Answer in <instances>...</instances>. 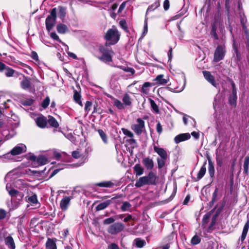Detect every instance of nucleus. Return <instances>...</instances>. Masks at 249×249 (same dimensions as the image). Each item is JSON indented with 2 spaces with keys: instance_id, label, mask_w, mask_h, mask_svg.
Returning a JSON list of instances; mask_svg holds the SVG:
<instances>
[{
  "instance_id": "1",
  "label": "nucleus",
  "mask_w": 249,
  "mask_h": 249,
  "mask_svg": "<svg viewBox=\"0 0 249 249\" xmlns=\"http://www.w3.org/2000/svg\"><path fill=\"white\" fill-rule=\"evenodd\" d=\"M120 37V35L116 28L109 29L104 36V39L106 40L105 45L99 47V51L102 55L97 58L106 64L112 62L114 52L111 48L107 47L116 44L119 41Z\"/></svg>"
},
{
  "instance_id": "2",
  "label": "nucleus",
  "mask_w": 249,
  "mask_h": 249,
  "mask_svg": "<svg viewBox=\"0 0 249 249\" xmlns=\"http://www.w3.org/2000/svg\"><path fill=\"white\" fill-rule=\"evenodd\" d=\"M157 178L156 174L150 171L147 176L140 177L136 181L135 186L139 188L144 185H155L157 184Z\"/></svg>"
},
{
  "instance_id": "3",
  "label": "nucleus",
  "mask_w": 249,
  "mask_h": 249,
  "mask_svg": "<svg viewBox=\"0 0 249 249\" xmlns=\"http://www.w3.org/2000/svg\"><path fill=\"white\" fill-rule=\"evenodd\" d=\"M153 148L154 151L160 157V158H157V161L158 168L159 169H160L162 168L165 164L166 161L168 158V154L166 151L163 148H160L154 145Z\"/></svg>"
},
{
  "instance_id": "4",
  "label": "nucleus",
  "mask_w": 249,
  "mask_h": 249,
  "mask_svg": "<svg viewBox=\"0 0 249 249\" xmlns=\"http://www.w3.org/2000/svg\"><path fill=\"white\" fill-rule=\"evenodd\" d=\"M57 18L56 8H53L50 14L47 16L45 20V25L46 30L50 32L55 26Z\"/></svg>"
},
{
  "instance_id": "5",
  "label": "nucleus",
  "mask_w": 249,
  "mask_h": 249,
  "mask_svg": "<svg viewBox=\"0 0 249 249\" xmlns=\"http://www.w3.org/2000/svg\"><path fill=\"white\" fill-rule=\"evenodd\" d=\"M226 49L225 45H217L214 53L213 61L215 62H218L223 60L226 55Z\"/></svg>"
},
{
  "instance_id": "6",
  "label": "nucleus",
  "mask_w": 249,
  "mask_h": 249,
  "mask_svg": "<svg viewBox=\"0 0 249 249\" xmlns=\"http://www.w3.org/2000/svg\"><path fill=\"white\" fill-rule=\"evenodd\" d=\"M124 228V225L123 223L116 222L110 225L107 231L109 233L112 235H115L123 231Z\"/></svg>"
},
{
  "instance_id": "7",
  "label": "nucleus",
  "mask_w": 249,
  "mask_h": 249,
  "mask_svg": "<svg viewBox=\"0 0 249 249\" xmlns=\"http://www.w3.org/2000/svg\"><path fill=\"white\" fill-rule=\"evenodd\" d=\"M136 122L138 124L132 125L131 128L137 135H140L145 129V123L142 119L140 118L137 119Z\"/></svg>"
},
{
  "instance_id": "8",
  "label": "nucleus",
  "mask_w": 249,
  "mask_h": 249,
  "mask_svg": "<svg viewBox=\"0 0 249 249\" xmlns=\"http://www.w3.org/2000/svg\"><path fill=\"white\" fill-rule=\"evenodd\" d=\"M29 160L34 162V164H37V166L45 165L48 162L47 158L43 155L36 157L35 155H32L29 157Z\"/></svg>"
},
{
  "instance_id": "9",
  "label": "nucleus",
  "mask_w": 249,
  "mask_h": 249,
  "mask_svg": "<svg viewBox=\"0 0 249 249\" xmlns=\"http://www.w3.org/2000/svg\"><path fill=\"white\" fill-rule=\"evenodd\" d=\"M202 72L205 79L210 83L213 87L216 88L218 84L215 81L214 77L211 74V73L207 71H204Z\"/></svg>"
},
{
  "instance_id": "10",
  "label": "nucleus",
  "mask_w": 249,
  "mask_h": 249,
  "mask_svg": "<svg viewBox=\"0 0 249 249\" xmlns=\"http://www.w3.org/2000/svg\"><path fill=\"white\" fill-rule=\"evenodd\" d=\"M20 86L23 89H30L32 88L31 78L24 76L23 79L20 82Z\"/></svg>"
},
{
  "instance_id": "11",
  "label": "nucleus",
  "mask_w": 249,
  "mask_h": 249,
  "mask_svg": "<svg viewBox=\"0 0 249 249\" xmlns=\"http://www.w3.org/2000/svg\"><path fill=\"white\" fill-rule=\"evenodd\" d=\"M117 197H113L111 199L107 200L102 203L99 204L96 207L95 210L96 211H99L105 210L112 203V200L116 199Z\"/></svg>"
},
{
  "instance_id": "12",
  "label": "nucleus",
  "mask_w": 249,
  "mask_h": 249,
  "mask_svg": "<svg viewBox=\"0 0 249 249\" xmlns=\"http://www.w3.org/2000/svg\"><path fill=\"white\" fill-rule=\"evenodd\" d=\"M190 138L191 136L189 133H182L176 136L174 138V141L176 143H178L181 142L188 140Z\"/></svg>"
},
{
  "instance_id": "13",
  "label": "nucleus",
  "mask_w": 249,
  "mask_h": 249,
  "mask_svg": "<svg viewBox=\"0 0 249 249\" xmlns=\"http://www.w3.org/2000/svg\"><path fill=\"white\" fill-rule=\"evenodd\" d=\"M142 163L147 170H151L153 169L154 163L153 160L148 157L143 158Z\"/></svg>"
},
{
  "instance_id": "14",
  "label": "nucleus",
  "mask_w": 249,
  "mask_h": 249,
  "mask_svg": "<svg viewBox=\"0 0 249 249\" xmlns=\"http://www.w3.org/2000/svg\"><path fill=\"white\" fill-rule=\"evenodd\" d=\"M36 123L39 127L44 128L47 125V120L46 117L42 116L36 119Z\"/></svg>"
},
{
  "instance_id": "15",
  "label": "nucleus",
  "mask_w": 249,
  "mask_h": 249,
  "mask_svg": "<svg viewBox=\"0 0 249 249\" xmlns=\"http://www.w3.org/2000/svg\"><path fill=\"white\" fill-rule=\"evenodd\" d=\"M207 160L208 161V172L210 175L211 178L213 179L214 177L215 169L214 163L212 161L211 158L210 156H207Z\"/></svg>"
},
{
  "instance_id": "16",
  "label": "nucleus",
  "mask_w": 249,
  "mask_h": 249,
  "mask_svg": "<svg viewBox=\"0 0 249 249\" xmlns=\"http://www.w3.org/2000/svg\"><path fill=\"white\" fill-rule=\"evenodd\" d=\"M70 201L71 199L69 196H65L61 200L60 207L63 211H65L68 210Z\"/></svg>"
},
{
  "instance_id": "17",
  "label": "nucleus",
  "mask_w": 249,
  "mask_h": 249,
  "mask_svg": "<svg viewBox=\"0 0 249 249\" xmlns=\"http://www.w3.org/2000/svg\"><path fill=\"white\" fill-rule=\"evenodd\" d=\"M5 244L7 246L9 249H15L16 245L13 238L9 235L5 238Z\"/></svg>"
},
{
  "instance_id": "18",
  "label": "nucleus",
  "mask_w": 249,
  "mask_h": 249,
  "mask_svg": "<svg viewBox=\"0 0 249 249\" xmlns=\"http://www.w3.org/2000/svg\"><path fill=\"white\" fill-rule=\"evenodd\" d=\"M206 164H207V161L205 160L197 175L196 179H195L196 181H199L205 175L206 172Z\"/></svg>"
},
{
  "instance_id": "19",
  "label": "nucleus",
  "mask_w": 249,
  "mask_h": 249,
  "mask_svg": "<svg viewBox=\"0 0 249 249\" xmlns=\"http://www.w3.org/2000/svg\"><path fill=\"white\" fill-rule=\"evenodd\" d=\"M55 241V238H48L45 244L46 249H57Z\"/></svg>"
},
{
  "instance_id": "20",
  "label": "nucleus",
  "mask_w": 249,
  "mask_h": 249,
  "mask_svg": "<svg viewBox=\"0 0 249 249\" xmlns=\"http://www.w3.org/2000/svg\"><path fill=\"white\" fill-rule=\"evenodd\" d=\"M237 92H232L230 95L228 99L229 104L234 107H235L237 104Z\"/></svg>"
},
{
  "instance_id": "21",
  "label": "nucleus",
  "mask_w": 249,
  "mask_h": 249,
  "mask_svg": "<svg viewBox=\"0 0 249 249\" xmlns=\"http://www.w3.org/2000/svg\"><path fill=\"white\" fill-rule=\"evenodd\" d=\"M249 229V221L247 220V221L246 222V223H245V224L244 226L243 231L242 232V235L240 238V240L242 242H243L245 241V240L246 238L247 233L248 232Z\"/></svg>"
},
{
  "instance_id": "22",
  "label": "nucleus",
  "mask_w": 249,
  "mask_h": 249,
  "mask_svg": "<svg viewBox=\"0 0 249 249\" xmlns=\"http://www.w3.org/2000/svg\"><path fill=\"white\" fill-rule=\"evenodd\" d=\"M160 5V0H156L155 2L149 5L146 10L145 17H147V13L152 12L159 7Z\"/></svg>"
},
{
  "instance_id": "23",
  "label": "nucleus",
  "mask_w": 249,
  "mask_h": 249,
  "mask_svg": "<svg viewBox=\"0 0 249 249\" xmlns=\"http://www.w3.org/2000/svg\"><path fill=\"white\" fill-rule=\"evenodd\" d=\"M48 120H47V123H48L50 126L57 128L59 127V123L53 116L49 115L48 116Z\"/></svg>"
},
{
  "instance_id": "24",
  "label": "nucleus",
  "mask_w": 249,
  "mask_h": 249,
  "mask_svg": "<svg viewBox=\"0 0 249 249\" xmlns=\"http://www.w3.org/2000/svg\"><path fill=\"white\" fill-rule=\"evenodd\" d=\"M56 30L57 32L60 34H64L69 31L67 25L62 23H59L57 25Z\"/></svg>"
},
{
  "instance_id": "25",
  "label": "nucleus",
  "mask_w": 249,
  "mask_h": 249,
  "mask_svg": "<svg viewBox=\"0 0 249 249\" xmlns=\"http://www.w3.org/2000/svg\"><path fill=\"white\" fill-rule=\"evenodd\" d=\"M134 172L136 174V176H140L143 174L144 169L142 167L140 164H136L133 167Z\"/></svg>"
},
{
  "instance_id": "26",
  "label": "nucleus",
  "mask_w": 249,
  "mask_h": 249,
  "mask_svg": "<svg viewBox=\"0 0 249 249\" xmlns=\"http://www.w3.org/2000/svg\"><path fill=\"white\" fill-rule=\"evenodd\" d=\"M96 186H99L100 187H107V188H111L114 186V185H117L114 183L112 182L111 181H103L101 182H98L95 184Z\"/></svg>"
},
{
  "instance_id": "27",
  "label": "nucleus",
  "mask_w": 249,
  "mask_h": 249,
  "mask_svg": "<svg viewBox=\"0 0 249 249\" xmlns=\"http://www.w3.org/2000/svg\"><path fill=\"white\" fill-rule=\"evenodd\" d=\"M73 94V99L75 102L78 104L81 107H83V104L81 101V95L80 92H78L76 90H74Z\"/></svg>"
},
{
  "instance_id": "28",
  "label": "nucleus",
  "mask_w": 249,
  "mask_h": 249,
  "mask_svg": "<svg viewBox=\"0 0 249 249\" xmlns=\"http://www.w3.org/2000/svg\"><path fill=\"white\" fill-rule=\"evenodd\" d=\"M163 74H160L157 76L154 79V81L156 82V83L158 85H164L167 83L168 81L163 78Z\"/></svg>"
},
{
  "instance_id": "29",
  "label": "nucleus",
  "mask_w": 249,
  "mask_h": 249,
  "mask_svg": "<svg viewBox=\"0 0 249 249\" xmlns=\"http://www.w3.org/2000/svg\"><path fill=\"white\" fill-rule=\"evenodd\" d=\"M122 101L124 106H130L132 105V99L127 93L124 94Z\"/></svg>"
},
{
  "instance_id": "30",
  "label": "nucleus",
  "mask_w": 249,
  "mask_h": 249,
  "mask_svg": "<svg viewBox=\"0 0 249 249\" xmlns=\"http://www.w3.org/2000/svg\"><path fill=\"white\" fill-rule=\"evenodd\" d=\"M217 27L215 23H213L211 25V31L210 32V35L215 40L219 39L218 36L216 33Z\"/></svg>"
},
{
  "instance_id": "31",
  "label": "nucleus",
  "mask_w": 249,
  "mask_h": 249,
  "mask_svg": "<svg viewBox=\"0 0 249 249\" xmlns=\"http://www.w3.org/2000/svg\"><path fill=\"white\" fill-rule=\"evenodd\" d=\"M24 151L22 147L16 146L12 149L10 153L12 155L16 156L21 154Z\"/></svg>"
},
{
  "instance_id": "32",
  "label": "nucleus",
  "mask_w": 249,
  "mask_h": 249,
  "mask_svg": "<svg viewBox=\"0 0 249 249\" xmlns=\"http://www.w3.org/2000/svg\"><path fill=\"white\" fill-rule=\"evenodd\" d=\"M152 86V84L149 82H145L142 88L141 89V92L147 94L148 93L149 91V88L151 87Z\"/></svg>"
},
{
  "instance_id": "33",
  "label": "nucleus",
  "mask_w": 249,
  "mask_h": 249,
  "mask_svg": "<svg viewBox=\"0 0 249 249\" xmlns=\"http://www.w3.org/2000/svg\"><path fill=\"white\" fill-rule=\"evenodd\" d=\"M58 10L59 18L60 19L63 20L66 17L67 8L66 7L59 6H58Z\"/></svg>"
},
{
  "instance_id": "34",
  "label": "nucleus",
  "mask_w": 249,
  "mask_h": 249,
  "mask_svg": "<svg viewBox=\"0 0 249 249\" xmlns=\"http://www.w3.org/2000/svg\"><path fill=\"white\" fill-rule=\"evenodd\" d=\"M148 101L150 103L151 107L152 108L153 111L156 113H159L160 112L159 108L155 102L151 98H148Z\"/></svg>"
},
{
  "instance_id": "35",
  "label": "nucleus",
  "mask_w": 249,
  "mask_h": 249,
  "mask_svg": "<svg viewBox=\"0 0 249 249\" xmlns=\"http://www.w3.org/2000/svg\"><path fill=\"white\" fill-rule=\"evenodd\" d=\"M232 47H233L234 53L236 54V56L237 60H240L241 57V53L239 52V51H238V46L236 43L235 39L233 40Z\"/></svg>"
},
{
  "instance_id": "36",
  "label": "nucleus",
  "mask_w": 249,
  "mask_h": 249,
  "mask_svg": "<svg viewBox=\"0 0 249 249\" xmlns=\"http://www.w3.org/2000/svg\"><path fill=\"white\" fill-rule=\"evenodd\" d=\"M249 156H247L245 157L243 167H244V173L246 175H248L249 174Z\"/></svg>"
},
{
  "instance_id": "37",
  "label": "nucleus",
  "mask_w": 249,
  "mask_h": 249,
  "mask_svg": "<svg viewBox=\"0 0 249 249\" xmlns=\"http://www.w3.org/2000/svg\"><path fill=\"white\" fill-rule=\"evenodd\" d=\"M101 138L102 139L103 142L107 144L108 142V139H107V134L105 133V132L101 129H99L97 130Z\"/></svg>"
},
{
  "instance_id": "38",
  "label": "nucleus",
  "mask_w": 249,
  "mask_h": 249,
  "mask_svg": "<svg viewBox=\"0 0 249 249\" xmlns=\"http://www.w3.org/2000/svg\"><path fill=\"white\" fill-rule=\"evenodd\" d=\"M113 105L114 106L116 107L120 110H122L124 108L125 106L124 104L122 103L120 100L118 99L114 98Z\"/></svg>"
},
{
  "instance_id": "39",
  "label": "nucleus",
  "mask_w": 249,
  "mask_h": 249,
  "mask_svg": "<svg viewBox=\"0 0 249 249\" xmlns=\"http://www.w3.org/2000/svg\"><path fill=\"white\" fill-rule=\"evenodd\" d=\"M3 72H4V74L6 77H11L13 76L14 69L6 65L5 69H4V71Z\"/></svg>"
},
{
  "instance_id": "40",
  "label": "nucleus",
  "mask_w": 249,
  "mask_h": 249,
  "mask_svg": "<svg viewBox=\"0 0 249 249\" xmlns=\"http://www.w3.org/2000/svg\"><path fill=\"white\" fill-rule=\"evenodd\" d=\"M215 209V207L212 211L207 213L203 216V217L202 220V222L203 225L206 224L208 223L209 220L211 215V213H213V212L214 211V210Z\"/></svg>"
},
{
  "instance_id": "41",
  "label": "nucleus",
  "mask_w": 249,
  "mask_h": 249,
  "mask_svg": "<svg viewBox=\"0 0 249 249\" xmlns=\"http://www.w3.org/2000/svg\"><path fill=\"white\" fill-rule=\"evenodd\" d=\"M239 17L240 23L242 26L243 30L248 28L247 25H246L247 19L246 16L244 17L243 15H240Z\"/></svg>"
},
{
  "instance_id": "42",
  "label": "nucleus",
  "mask_w": 249,
  "mask_h": 249,
  "mask_svg": "<svg viewBox=\"0 0 249 249\" xmlns=\"http://www.w3.org/2000/svg\"><path fill=\"white\" fill-rule=\"evenodd\" d=\"M201 240V238L197 234H196L192 238L191 243L192 245H196L200 243Z\"/></svg>"
},
{
  "instance_id": "43",
  "label": "nucleus",
  "mask_w": 249,
  "mask_h": 249,
  "mask_svg": "<svg viewBox=\"0 0 249 249\" xmlns=\"http://www.w3.org/2000/svg\"><path fill=\"white\" fill-rule=\"evenodd\" d=\"M134 241L136 246L139 248H142L146 244L145 240H142L140 238H136Z\"/></svg>"
},
{
  "instance_id": "44",
  "label": "nucleus",
  "mask_w": 249,
  "mask_h": 249,
  "mask_svg": "<svg viewBox=\"0 0 249 249\" xmlns=\"http://www.w3.org/2000/svg\"><path fill=\"white\" fill-rule=\"evenodd\" d=\"M131 207V204L128 201H125L123 203L121 206V210L123 212L127 211Z\"/></svg>"
},
{
  "instance_id": "45",
  "label": "nucleus",
  "mask_w": 249,
  "mask_h": 249,
  "mask_svg": "<svg viewBox=\"0 0 249 249\" xmlns=\"http://www.w3.org/2000/svg\"><path fill=\"white\" fill-rule=\"evenodd\" d=\"M27 197H26V201L30 202L31 203L35 204L37 203V202H38V200L37 199V196L36 194H34L32 196L28 197L27 198Z\"/></svg>"
},
{
  "instance_id": "46",
  "label": "nucleus",
  "mask_w": 249,
  "mask_h": 249,
  "mask_svg": "<svg viewBox=\"0 0 249 249\" xmlns=\"http://www.w3.org/2000/svg\"><path fill=\"white\" fill-rule=\"evenodd\" d=\"M6 190L8 191L9 195L12 197H17L18 194L19 193V191L15 189H11L9 190L7 186H6Z\"/></svg>"
},
{
  "instance_id": "47",
  "label": "nucleus",
  "mask_w": 249,
  "mask_h": 249,
  "mask_svg": "<svg viewBox=\"0 0 249 249\" xmlns=\"http://www.w3.org/2000/svg\"><path fill=\"white\" fill-rule=\"evenodd\" d=\"M230 3H231V0H225V10H226V12L227 13L228 18H229V17L230 16V8H231Z\"/></svg>"
},
{
  "instance_id": "48",
  "label": "nucleus",
  "mask_w": 249,
  "mask_h": 249,
  "mask_svg": "<svg viewBox=\"0 0 249 249\" xmlns=\"http://www.w3.org/2000/svg\"><path fill=\"white\" fill-rule=\"evenodd\" d=\"M245 35V38L246 39V41L245 42V44L246 45V48L249 50V30H248V28H247L246 29L243 30Z\"/></svg>"
},
{
  "instance_id": "49",
  "label": "nucleus",
  "mask_w": 249,
  "mask_h": 249,
  "mask_svg": "<svg viewBox=\"0 0 249 249\" xmlns=\"http://www.w3.org/2000/svg\"><path fill=\"white\" fill-rule=\"evenodd\" d=\"M119 24L121 27L126 32H128L127 23L125 19H123L119 21Z\"/></svg>"
},
{
  "instance_id": "50",
  "label": "nucleus",
  "mask_w": 249,
  "mask_h": 249,
  "mask_svg": "<svg viewBox=\"0 0 249 249\" xmlns=\"http://www.w3.org/2000/svg\"><path fill=\"white\" fill-rule=\"evenodd\" d=\"M92 106V102L91 101H87L85 105V111L89 113V112L91 110V108Z\"/></svg>"
},
{
  "instance_id": "51",
  "label": "nucleus",
  "mask_w": 249,
  "mask_h": 249,
  "mask_svg": "<svg viewBox=\"0 0 249 249\" xmlns=\"http://www.w3.org/2000/svg\"><path fill=\"white\" fill-rule=\"evenodd\" d=\"M50 101V98L48 96L46 97L45 98V99L42 101L41 103V107L44 109L46 108L49 105Z\"/></svg>"
},
{
  "instance_id": "52",
  "label": "nucleus",
  "mask_w": 249,
  "mask_h": 249,
  "mask_svg": "<svg viewBox=\"0 0 249 249\" xmlns=\"http://www.w3.org/2000/svg\"><path fill=\"white\" fill-rule=\"evenodd\" d=\"M34 102V100H33L32 98H28L26 99V100H24L22 104L25 106H30L33 105V104Z\"/></svg>"
},
{
  "instance_id": "53",
  "label": "nucleus",
  "mask_w": 249,
  "mask_h": 249,
  "mask_svg": "<svg viewBox=\"0 0 249 249\" xmlns=\"http://www.w3.org/2000/svg\"><path fill=\"white\" fill-rule=\"evenodd\" d=\"M119 68L125 72H130L132 75L134 74L135 72L134 69L131 67H124L123 66H120Z\"/></svg>"
},
{
  "instance_id": "54",
  "label": "nucleus",
  "mask_w": 249,
  "mask_h": 249,
  "mask_svg": "<svg viewBox=\"0 0 249 249\" xmlns=\"http://www.w3.org/2000/svg\"><path fill=\"white\" fill-rule=\"evenodd\" d=\"M94 113H98V114H101L102 113V110L100 107H98V104L95 102L93 105V111L92 114Z\"/></svg>"
},
{
  "instance_id": "55",
  "label": "nucleus",
  "mask_w": 249,
  "mask_h": 249,
  "mask_svg": "<svg viewBox=\"0 0 249 249\" xmlns=\"http://www.w3.org/2000/svg\"><path fill=\"white\" fill-rule=\"evenodd\" d=\"M122 131L124 135H125L130 138H133L134 137V135H133V133L126 128H122Z\"/></svg>"
},
{
  "instance_id": "56",
  "label": "nucleus",
  "mask_w": 249,
  "mask_h": 249,
  "mask_svg": "<svg viewBox=\"0 0 249 249\" xmlns=\"http://www.w3.org/2000/svg\"><path fill=\"white\" fill-rule=\"evenodd\" d=\"M237 9L239 11V15H243L244 17H245V13L243 11L242 2L240 1L238 2Z\"/></svg>"
},
{
  "instance_id": "57",
  "label": "nucleus",
  "mask_w": 249,
  "mask_h": 249,
  "mask_svg": "<svg viewBox=\"0 0 249 249\" xmlns=\"http://www.w3.org/2000/svg\"><path fill=\"white\" fill-rule=\"evenodd\" d=\"M115 221V219L112 217H110L107 218L105 219L103 221V224L104 225H109L112 223H113Z\"/></svg>"
},
{
  "instance_id": "58",
  "label": "nucleus",
  "mask_w": 249,
  "mask_h": 249,
  "mask_svg": "<svg viewBox=\"0 0 249 249\" xmlns=\"http://www.w3.org/2000/svg\"><path fill=\"white\" fill-rule=\"evenodd\" d=\"M216 162L217 166L219 167H221L223 164L222 158L220 156H216Z\"/></svg>"
},
{
  "instance_id": "59",
  "label": "nucleus",
  "mask_w": 249,
  "mask_h": 249,
  "mask_svg": "<svg viewBox=\"0 0 249 249\" xmlns=\"http://www.w3.org/2000/svg\"><path fill=\"white\" fill-rule=\"evenodd\" d=\"M24 76H25L24 74H22L21 73H20L18 71H16L15 70H14V72L13 73L12 77H14L16 78H19V79H21L20 76H22V77H23Z\"/></svg>"
},
{
  "instance_id": "60",
  "label": "nucleus",
  "mask_w": 249,
  "mask_h": 249,
  "mask_svg": "<svg viewBox=\"0 0 249 249\" xmlns=\"http://www.w3.org/2000/svg\"><path fill=\"white\" fill-rule=\"evenodd\" d=\"M228 81L231 83L232 87V92H237V89L234 81L230 78H229Z\"/></svg>"
},
{
  "instance_id": "61",
  "label": "nucleus",
  "mask_w": 249,
  "mask_h": 249,
  "mask_svg": "<svg viewBox=\"0 0 249 249\" xmlns=\"http://www.w3.org/2000/svg\"><path fill=\"white\" fill-rule=\"evenodd\" d=\"M71 156L74 159H78L81 157V155L78 151L75 150L72 152Z\"/></svg>"
},
{
  "instance_id": "62",
  "label": "nucleus",
  "mask_w": 249,
  "mask_h": 249,
  "mask_svg": "<svg viewBox=\"0 0 249 249\" xmlns=\"http://www.w3.org/2000/svg\"><path fill=\"white\" fill-rule=\"evenodd\" d=\"M156 130L159 134H160L162 132V127L160 122H159L156 125Z\"/></svg>"
},
{
  "instance_id": "63",
  "label": "nucleus",
  "mask_w": 249,
  "mask_h": 249,
  "mask_svg": "<svg viewBox=\"0 0 249 249\" xmlns=\"http://www.w3.org/2000/svg\"><path fill=\"white\" fill-rule=\"evenodd\" d=\"M50 36L54 40H57L59 42H61V40L59 39V36L55 32H52L50 34Z\"/></svg>"
},
{
  "instance_id": "64",
  "label": "nucleus",
  "mask_w": 249,
  "mask_h": 249,
  "mask_svg": "<svg viewBox=\"0 0 249 249\" xmlns=\"http://www.w3.org/2000/svg\"><path fill=\"white\" fill-rule=\"evenodd\" d=\"M108 249H120L119 246L114 243H111L108 246Z\"/></svg>"
}]
</instances>
